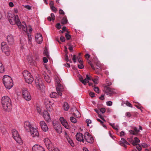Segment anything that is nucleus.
I'll return each mask as SVG.
<instances>
[{
  "mask_svg": "<svg viewBox=\"0 0 151 151\" xmlns=\"http://www.w3.org/2000/svg\"><path fill=\"white\" fill-rule=\"evenodd\" d=\"M9 20L11 24L14 25L16 24L19 29L22 28V30L24 31H27V26L25 22H23L22 23L23 24H24V25L21 24V23L18 15L13 16L11 19H9Z\"/></svg>",
  "mask_w": 151,
  "mask_h": 151,
  "instance_id": "f257e3e1",
  "label": "nucleus"
},
{
  "mask_svg": "<svg viewBox=\"0 0 151 151\" xmlns=\"http://www.w3.org/2000/svg\"><path fill=\"white\" fill-rule=\"evenodd\" d=\"M10 98L7 96H4L1 99V103L3 109L6 111H9L11 109L12 104Z\"/></svg>",
  "mask_w": 151,
  "mask_h": 151,
  "instance_id": "f03ea898",
  "label": "nucleus"
},
{
  "mask_svg": "<svg viewBox=\"0 0 151 151\" xmlns=\"http://www.w3.org/2000/svg\"><path fill=\"white\" fill-rule=\"evenodd\" d=\"M3 81V83L6 88L10 89L13 86V81L9 76L6 75L4 76Z\"/></svg>",
  "mask_w": 151,
  "mask_h": 151,
  "instance_id": "7ed1b4c3",
  "label": "nucleus"
},
{
  "mask_svg": "<svg viewBox=\"0 0 151 151\" xmlns=\"http://www.w3.org/2000/svg\"><path fill=\"white\" fill-rule=\"evenodd\" d=\"M12 134L13 138L20 144H22V141L20 137L18 132L15 129L12 130Z\"/></svg>",
  "mask_w": 151,
  "mask_h": 151,
  "instance_id": "20e7f679",
  "label": "nucleus"
},
{
  "mask_svg": "<svg viewBox=\"0 0 151 151\" xmlns=\"http://www.w3.org/2000/svg\"><path fill=\"white\" fill-rule=\"evenodd\" d=\"M22 94L23 98L27 101L31 100V97L29 92L27 88H24L22 91Z\"/></svg>",
  "mask_w": 151,
  "mask_h": 151,
  "instance_id": "39448f33",
  "label": "nucleus"
},
{
  "mask_svg": "<svg viewBox=\"0 0 151 151\" xmlns=\"http://www.w3.org/2000/svg\"><path fill=\"white\" fill-rule=\"evenodd\" d=\"M104 90L106 94L109 96L112 95L116 93L115 89L111 88L107 86H104Z\"/></svg>",
  "mask_w": 151,
  "mask_h": 151,
  "instance_id": "423d86ee",
  "label": "nucleus"
},
{
  "mask_svg": "<svg viewBox=\"0 0 151 151\" xmlns=\"http://www.w3.org/2000/svg\"><path fill=\"white\" fill-rule=\"evenodd\" d=\"M44 142L46 146L49 151H52L54 150L53 147H52V144L50 140L48 138H45L44 140Z\"/></svg>",
  "mask_w": 151,
  "mask_h": 151,
  "instance_id": "0eeeda50",
  "label": "nucleus"
},
{
  "mask_svg": "<svg viewBox=\"0 0 151 151\" xmlns=\"http://www.w3.org/2000/svg\"><path fill=\"white\" fill-rule=\"evenodd\" d=\"M29 131L30 132L31 135L33 137H38L39 135V133L38 132L37 129L35 128L32 127L31 129Z\"/></svg>",
  "mask_w": 151,
  "mask_h": 151,
  "instance_id": "6e6552de",
  "label": "nucleus"
},
{
  "mask_svg": "<svg viewBox=\"0 0 151 151\" xmlns=\"http://www.w3.org/2000/svg\"><path fill=\"white\" fill-rule=\"evenodd\" d=\"M35 82L38 88L41 89L43 88V82L41 79L38 78H36Z\"/></svg>",
  "mask_w": 151,
  "mask_h": 151,
  "instance_id": "1a4fd4ad",
  "label": "nucleus"
},
{
  "mask_svg": "<svg viewBox=\"0 0 151 151\" xmlns=\"http://www.w3.org/2000/svg\"><path fill=\"white\" fill-rule=\"evenodd\" d=\"M87 134V135L85 137L86 141L89 143H93L94 141L93 137L88 133H86L85 134L86 135Z\"/></svg>",
  "mask_w": 151,
  "mask_h": 151,
  "instance_id": "9d476101",
  "label": "nucleus"
},
{
  "mask_svg": "<svg viewBox=\"0 0 151 151\" xmlns=\"http://www.w3.org/2000/svg\"><path fill=\"white\" fill-rule=\"evenodd\" d=\"M42 130L44 132H47L48 130V128L46 123L44 121H42L40 123Z\"/></svg>",
  "mask_w": 151,
  "mask_h": 151,
  "instance_id": "9b49d317",
  "label": "nucleus"
},
{
  "mask_svg": "<svg viewBox=\"0 0 151 151\" xmlns=\"http://www.w3.org/2000/svg\"><path fill=\"white\" fill-rule=\"evenodd\" d=\"M32 151H45L43 148L38 145H34L32 148Z\"/></svg>",
  "mask_w": 151,
  "mask_h": 151,
  "instance_id": "f8f14e48",
  "label": "nucleus"
},
{
  "mask_svg": "<svg viewBox=\"0 0 151 151\" xmlns=\"http://www.w3.org/2000/svg\"><path fill=\"white\" fill-rule=\"evenodd\" d=\"M24 127L25 130L28 132H29L31 129L32 127L30 123L28 121H25L24 122Z\"/></svg>",
  "mask_w": 151,
  "mask_h": 151,
  "instance_id": "ddd939ff",
  "label": "nucleus"
},
{
  "mask_svg": "<svg viewBox=\"0 0 151 151\" xmlns=\"http://www.w3.org/2000/svg\"><path fill=\"white\" fill-rule=\"evenodd\" d=\"M60 120L63 126L66 129H69V127L67 122L64 119L63 117H61Z\"/></svg>",
  "mask_w": 151,
  "mask_h": 151,
  "instance_id": "4468645a",
  "label": "nucleus"
},
{
  "mask_svg": "<svg viewBox=\"0 0 151 151\" xmlns=\"http://www.w3.org/2000/svg\"><path fill=\"white\" fill-rule=\"evenodd\" d=\"M43 116L46 121L48 122H49L51 121L50 116V114L46 111H45L43 113Z\"/></svg>",
  "mask_w": 151,
  "mask_h": 151,
  "instance_id": "2eb2a0df",
  "label": "nucleus"
},
{
  "mask_svg": "<svg viewBox=\"0 0 151 151\" xmlns=\"http://www.w3.org/2000/svg\"><path fill=\"white\" fill-rule=\"evenodd\" d=\"M76 139L80 142H84V140L83 138V135L80 133H78L76 135Z\"/></svg>",
  "mask_w": 151,
  "mask_h": 151,
  "instance_id": "dca6fc26",
  "label": "nucleus"
},
{
  "mask_svg": "<svg viewBox=\"0 0 151 151\" xmlns=\"http://www.w3.org/2000/svg\"><path fill=\"white\" fill-rule=\"evenodd\" d=\"M56 89L57 91L58 95L60 96H61L62 94V92L63 90L62 86L61 84H59L56 85Z\"/></svg>",
  "mask_w": 151,
  "mask_h": 151,
  "instance_id": "f3484780",
  "label": "nucleus"
},
{
  "mask_svg": "<svg viewBox=\"0 0 151 151\" xmlns=\"http://www.w3.org/2000/svg\"><path fill=\"white\" fill-rule=\"evenodd\" d=\"M35 38L37 42L39 44L42 42L43 40L42 37L40 34H37L35 36Z\"/></svg>",
  "mask_w": 151,
  "mask_h": 151,
  "instance_id": "a211bd4d",
  "label": "nucleus"
},
{
  "mask_svg": "<svg viewBox=\"0 0 151 151\" xmlns=\"http://www.w3.org/2000/svg\"><path fill=\"white\" fill-rule=\"evenodd\" d=\"M65 136L69 144H70L72 147H74V144L73 140L70 138L69 137L66 132L65 133Z\"/></svg>",
  "mask_w": 151,
  "mask_h": 151,
  "instance_id": "6ab92c4d",
  "label": "nucleus"
},
{
  "mask_svg": "<svg viewBox=\"0 0 151 151\" xmlns=\"http://www.w3.org/2000/svg\"><path fill=\"white\" fill-rule=\"evenodd\" d=\"M91 79V78L88 74L86 75V78L84 79L83 78L80 79V81L85 85H86L87 83H89V80H90Z\"/></svg>",
  "mask_w": 151,
  "mask_h": 151,
  "instance_id": "aec40b11",
  "label": "nucleus"
},
{
  "mask_svg": "<svg viewBox=\"0 0 151 151\" xmlns=\"http://www.w3.org/2000/svg\"><path fill=\"white\" fill-rule=\"evenodd\" d=\"M121 140L119 142L120 145L126 148H127V145H129V143L123 138H122Z\"/></svg>",
  "mask_w": 151,
  "mask_h": 151,
  "instance_id": "412c9836",
  "label": "nucleus"
},
{
  "mask_svg": "<svg viewBox=\"0 0 151 151\" xmlns=\"http://www.w3.org/2000/svg\"><path fill=\"white\" fill-rule=\"evenodd\" d=\"M7 40L9 44L12 45L14 43V40L12 35H8L7 36Z\"/></svg>",
  "mask_w": 151,
  "mask_h": 151,
  "instance_id": "4be33fe9",
  "label": "nucleus"
},
{
  "mask_svg": "<svg viewBox=\"0 0 151 151\" xmlns=\"http://www.w3.org/2000/svg\"><path fill=\"white\" fill-rule=\"evenodd\" d=\"M27 78H25L24 79L26 82L29 84H31L32 83L34 80V78L31 75V76H28Z\"/></svg>",
  "mask_w": 151,
  "mask_h": 151,
  "instance_id": "5701e85b",
  "label": "nucleus"
},
{
  "mask_svg": "<svg viewBox=\"0 0 151 151\" xmlns=\"http://www.w3.org/2000/svg\"><path fill=\"white\" fill-rule=\"evenodd\" d=\"M133 129L134 130H129V132L131 134L134 135L137 134L139 131V130L137 128L135 127H133Z\"/></svg>",
  "mask_w": 151,
  "mask_h": 151,
  "instance_id": "b1692460",
  "label": "nucleus"
},
{
  "mask_svg": "<svg viewBox=\"0 0 151 151\" xmlns=\"http://www.w3.org/2000/svg\"><path fill=\"white\" fill-rule=\"evenodd\" d=\"M27 60L29 63H30V65H32L36 66V63L33 60L32 58L30 57L28 58Z\"/></svg>",
  "mask_w": 151,
  "mask_h": 151,
  "instance_id": "393cba45",
  "label": "nucleus"
},
{
  "mask_svg": "<svg viewBox=\"0 0 151 151\" xmlns=\"http://www.w3.org/2000/svg\"><path fill=\"white\" fill-rule=\"evenodd\" d=\"M44 77L45 81L47 82L48 83H49L50 82V79L48 75H47V74H45L44 75Z\"/></svg>",
  "mask_w": 151,
  "mask_h": 151,
  "instance_id": "a878e982",
  "label": "nucleus"
},
{
  "mask_svg": "<svg viewBox=\"0 0 151 151\" xmlns=\"http://www.w3.org/2000/svg\"><path fill=\"white\" fill-rule=\"evenodd\" d=\"M23 74L24 79L27 78L28 76H31L30 73L27 70H24L23 73Z\"/></svg>",
  "mask_w": 151,
  "mask_h": 151,
  "instance_id": "bb28decb",
  "label": "nucleus"
},
{
  "mask_svg": "<svg viewBox=\"0 0 151 151\" xmlns=\"http://www.w3.org/2000/svg\"><path fill=\"white\" fill-rule=\"evenodd\" d=\"M64 110L65 111H67L69 108V106L67 102H65L63 105Z\"/></svg>",
  "mask_w": 151,
  "mask_h": 151,
  "instance_id": "cd10ccee",
  "label": "nucleus"
},
{
  "mask_svg": "<svg viewBox=\"0 0 151 151\" xmlns=\"http://www.w3.org/2000/svg\"><path fill=\"white\" fill-rule=\"evenodd\" d=\"M50 96L52 98H57L58 96L57 93L55 92H52L50 94Z\"/></svg>",
  "mask_w": 151,
  "mask_h": 151,
  "instance_id": "c85d7f7f",
  "label": "nucleus"
},
{
  "mask_svg": "<svg viewBox=\"0 0 151 151\" xmlns=\"http://www.w3.org/2000/svg\"><path fill=\"white\" fill-rule=\"evenodd\" d=\"M1 49L3 52H6L5 50V48H6V46H7L6 44V43L5 42H3L1 44Z\"/></svg>",
  "mask_w": 151,
  "mask_h": 151,
  "instance_id": "c756f323",
  "label": "nucleus"
},
{
  "mask_svg": "<svg viewBox=\"0 0 151 151\" xmlns=\"http://www.w3.org/2000/svg\"><path fill=\"white\" fill-rule=\"evenodd\" d=\"M55 81L56 85L60 84V81L59 78L57 76L55 77Z\"/></svg>",
  "mask_w": 151,
  "mask_h": 151,
  "instance_id": "7c9ffc66",
  "label": "nucleus"
},
{
  "mask_svg": "<svg viewBox=\"0 0 151 151\" xmlns=\"http://www.w3.org/2000/svg\"><path fill=\"white\" fill-rule=\"evenodd\" d=\"M5 50L6 52H4L6 55H9L10 53V50L9 49V47L7 46H6V48H5Z\"/></svg>",
  "mask_w": 151,
  "mask_h": 151,
  "instance_id": "2f4dec72",
  "label": "nucleus"
},
{
  "mask_svg": "<svg viewBox=\"0 0 151 151\" xmlns=\"http://www.w3.org/2000/svg\"><path fill=\"white\" fill-rule=\"evenodd\" d=\"M70 120L73 123H75L77 122L76 119L72 116L70 117Z\"/></svg>",
  "mask_w": 151,
  "mask_h": 151,
  "instance_id": "473e14b6",
  "label": "nucleus"
},
{
  "mask_svg": "<svg viewBox=\"0 0 151 151\" xmlns=\"http://www.w3.org/2000/svg\"><path fill=\"white\" fill-rule=\"evenodd\" d=\"M44 53L48 58H49V56L48 53V51L46 48H45Z\"/></svg>",
  "mask_w": 151,
  "mask_h": 151,
  "instance_id": "72a5a7b5",
  "label": "nucleus"
},
{
  "mask_svg": "<svg viewBox=\"0 0 151 151\" xmlns=\"http://www.w3.org/2000/svg\"><path fill=\"white\" fill-rule=\"evenodd\" d=\"M65 37L67 40H69L71 37V35L69 34V32L67 31V33H65Z\"/></svg>",
  "mask_w": 151,
  "mask_h": 151,
  "instance_id": "f704fd0d",
  "label": "nucleus"
},
{
  "mask_svg": "<svg viewBox=\"0 0 151 151\" xmlns=\"http://www.w3.org/2000/svg\"><path fill=\"white\" fill-rule=\"evenodd\" d=\"M67 19L65 17H63L61 23L63 24H65L67 23Z\"/></svg>",
  "mask_w": 151,
  "mask_h": 151,
  "instance_id": "c9c22d12",
  "label": "nucleus"
},
{
  "mask_svg": "<svg viewBox=\"0 0 151 151\" xmlns=\"http://www.w3.org/2000/svg\"><path fill=\"white\" fill-rule=\"evenodd\" d=\"M92 80L95 84H97L98 83V78L97 77L94 79H92Z\"/></svg>",
  "mask_w": 151,
  "mask_h": 151,
  "instance_id": "e433bc0d",
  "label": "nucleus"
},
{
  "mask_svg": "<svg viewBox=\"0 0 151 151\" xmlns=\"http://www.w3.org/2000/svg\"><path fill=\"white\" fill-rule=\"evenodd\" d=\"M126 105L128 106H129L130 107H132V105L129 102H128V101H127L125 103H124Z\"/></svg>",
  "mask_w": 151,
  "mask_h": 151,
  "instance_id": "4c0bfd02",
  "label": "nucleus"
},
{
  "mask_svg": "<svg viewBox=\"0 0 151 151\" xmlns=\"http://www.w3.org/2000/svg\"><path fill=\"white\" fill-rule=\"evenodd\" d=\"M88 63L90 65V66H91V68H92V69L93 70H95V68L94 66H93V65L91 61L89 60Z\"/></svg>",
  "mask_w": 151,
  "mask_h": 151,
  "instance_id": "58836bf2",
  "label": "nucleus"
},
{
  "mask_svg": "<svg viewBox=\"0 0 151 151\" xmlns=\"http://www.w3.org/2000/svg\"><path fill=\"white\" fill-rule=\"evenodd\" d=\"M112 127L115 129L116 130H118V129L117 128V127H118V126H116V127H115V125H114V124H109Z\"/></svg>",
  "mask_w": 151,
  "mask_h": 151,
  "instance_id": "ea45409f",
  "label": "nucleus"
},
{
  "mask_svg": "<svg viewBox=\"0 0 151 151\" xmlns=\"http://www.w3.org/2000/svg\"><path fill=\"white\" fill-rule=\"evenodd\" d=\"M68 46H69V47L68 48V49L71 52H73V46L72 45H70V44H69L68 45Z\"/></svg>",
  "mask_w": 151,
  "mask_h": 151,
  "instance_id": "a19ab883",
  "label": "nucleus"
},
{
  "mask_svg": "<svg viewBox=\"0 0 151 151\" xmlns=\"http://www.w3.org/2000/svg\"><path fill=\"white\" fill-rule=\"evenodd\" d=\"M32 40V37L29 35H28V42L29 44H30L31 43V40Z\"/></svg>",
  "mask_w": 151,
  "mask_h": 151,
  "instance_id": "79ce46f5",
  "label": "nucleus"
},
{
  "mask_svg": "<svg viewBox=\"0 0 151 151\" xmlns=\"http://www.w3.org/2000/svg\"><path fill=\"white\" fill-rule=\"evenodd\" d=\"M94 91L97 93H99V89L98 87H96L94 88Z\"/></svg>",
  "mask_w": 151,
  "mask_h": 151,
  "instance_id": "37998d69",
  "label": "nucleus"
},
{
  "mask_svg": "<svg viewBox=\"0 0 151 151\" xmlns=\"http://www.w3.org/2000/svg\"><path fill=\"white\" fill-rule=\"evenodd\" d=\"M97 120L98 122H99L101 123V124L103 125V127H104L105 128L106 127V126L103 124V122L100 119H97Z\"/></svg>",
  "mask_w": 151,
  "mask_h": 151,
  "instance_id": "c03bdc74",
  "label": "nucleus"
},
{
  "mask_svg": "<svg viewBox=\"0 0 151 151\" xmlns=\"http://www.w3.org/2000/svg\"><path fill=\"white\" fill-rule=\"evenodd\" d=\"M86 122L87 123V125L88 126H89V124L91 123V121L90 119H87L86 120Z\"/></svg>",
  "mask_w": 151,
  "mask_h": 151,
  "instance_id": "a18cd8bd",
  "label": "nucleus"
},
{
  "mask_svg": "<svg viewBox=\"0 0 151 151\" xmlns=\"http://www.w3.org/2000/svg\"><path fill=\"white\" fill-rule=\"evenodd\" d=\"M43 62L45 63H46L47 62L48 60L47 58L45 57H44L43 58Z\"/></svg>",
  "mask_w": 151,
  "mask_h": 151,
  "instance_id": "49530a36",
  "label": "nucleus"
},
{
  "mask_svg": "<svg viewBox=\"0 0 151 151\" xmlns=\"http://www.w3.org/2000/svg\"><path fill=\"white\" fill-rule=\"evenodd\" d=\"M52 20H54L55 19V16L53 13H52L50 14Z\"/></svg>",
  "mask_w": 151,
  "mask_h": 151,
  "instance_id": "de8ad7c7",
  "label": "nucleus"
},
{
  "mask_svg": "<svg viewBox=\"0 0 151 151\" xmlns=\"http://www.w3.org/2000/svg\"><path fill=\"white\" fill-rule=\"evenodd\" d=\"M65 40V38L64 37L61 36L60 37V40L62 42H64Z\"/></svg>",
  "mask_w": 151,
  "mask_h": 151,
  "instance_id": "09e8293b",
  "label": "nucleus"
},
{
  "mask_svg": "<svg viewBox=\"0 0 151 151\" xmlns=\"http://www.w3.org/2000/svg\"><path fill=\"white\" fill-rule=\"evenodd\" d=\"M76 59H77V58H76V55H74L73 56V60L74 63H75V62H76Z\"/></svg>",
  "mask_w": 151,
  "mask_h": 151,
  "instance_id": "8fccbe9b",
  "label": "nucleus"
},
{
  "mask_svg": "<svg viewBox=\"0 0 151 151\" xmlns=\"http://www.w3.org/2000/svg\"><path fill=\"white\" fill-rule=\"evenodd\" d=\"M100 111L102 113H104L106 111V109L104 108H102L100 109Z\"/></svg>",
  "mask_w": 151,
  "mask_h": 151,
  "instance_id": "3c124183",
  "label": "nucleus"
},
{
  "mask_svg": "<svg viewBox=\"0 0 151 151\" xmlns=\"http://www.w3.org/2000/svg\"><path fill=\"white\" fill-rule=\"evenodd\" d=\"M136 147L139 151H140L141 150V147L139 144L137 145Z\"/></svg>",
  "mask_w": 151,
  "mask_h": 151,
  "instance_id": "603ef678",
  "label": "nucleus"
},
{
  "mask_svg": "<svg viewBox=\"0 0 151 151\" xmlns=\"http://www.w3.org/2000/svg\"><path fill=\"white\" fill-rule=\"evenodd\" d=\"M112 102L110 101H109L106 102L107 105L109 106H111L112 105Z\"/></svg>",
  "mask_w": 151,
  "mask_h": 151,
  "instance_id": "864d4df0",
  "label": "nucleus"
},
{
  "mask_svg": "<svg viewBox=\"0 0 151 151\" xmlns=\"http://www.w3.org/2000/svg\"><path fill=\"white\" fill-rule=\"evenodd\" d=\"M89 95L91 97H93L94 96V93L93 92H90L89 93Z\"/></svg>",
  "mask_w": 151,
  "mask_h": 151,
  "instance_id": "5fc2aeb1",
  "label": "nucleus"
},
{
  "mask_svg": "<svg viewBox=\"0 0 151 151\" xmlns=\"http://www.w3.org/2000/svg\"><path fill=\"white\" fill-rule=\"evenodd\" d=\"M134 141L137 143H139L140 142V140L137 137L134 138Z\"/></svg>",
  "mask_w": 151,
  "mask_h": 151,
  "instance_id": "6e6d98bb",
  "label": "nucleus"
},
{
  "mask_svg": "<svg viewBox=\"0 0 151 151\" xmlns=\"http://www.w3.org/2000/svg\"><path fill=\"white\" fill-rule=\"evenodd\" d=\"M50 8L53 12H56L57 10L56 9L54 6H52Z\"/></svg>",
  "mask_w": 151,
  "mask_h": 151,
  "instance_id": "4d7b16f0",
  "label": "nucleus"
},
{
  "mask_svg": "<svg viewBox=\"0 0 151 151\" xmlns=\"http://www.w3.org/2000/svg\"><path fill=\"white\" fill-rule=\"evenodd\" d=\"M78 67L79 68L81 69L84 68V66L83 64H80L78 65Z\"/></svg>",
  "mask_w": 151,
  "mask_h": 151,
  "instance_id": "13d9d810",
  "label": "nucleus"
},
{
  "mask_svg": "<svg viewBox=\"0 0 151 151\" xmlns=\"http://www.w3.org/2000/svg\"><path fill=\"white\" fill-rule=\"evenodd\" d=\"M56 27L58 29H60L61 28V26L60 24L59 23H58L56 26Z\"/></svg>",
  "mask_w": 151,
  "mask_h": 151,
  "instance_id": "bf43d9fd",
  "label": "nucleus"
},
{
  "mask_svg": "<svg viewBox=\"0 0 151 151\" xmlns=\"http://www.w3.org/2000/svg\"><path fill=\"white\" fill-rule=\"evenodd\" d=\"M24 7L28 10H30L31 9V6L29 5H26L24 6Z\"/></svg>",
  "mask_w": 151,
  "mask_h": 151,
  "instance_id": "052dcab7",
  "label": "nucleus"
},
{
  "mask_svg": "<svg viewBox=\"0 0 151 151\" xmlns=\"http://www.w3.org/2000/svg\"><path fill=\"white\" fill-rule=\"evenodd\" d=\"M59 13L60 14H65L64 12H63V10H62L61 9H60L59 10Z\"/></svg>",
  "mask_w": 151,
  "mask_h": 151,
  "instance_id": "680f3d73",
  "label": "nucleus"
},
{
  "mask_svg": "<svg viewBox=\"0 0 151 151\" xmlns=\"http://www.w3.org/2000/svg\"><path fill=\"white\" fill-rule=\"evenodd\" d=\"M126 115L128 117H130L131 116V115L130 114V113L129 112H127L126 113Z\"/></svg>",
  "mask_w": 151,
  "mask_h": 151,
  "instance_id": "e2e57ef3",
  "label": "nucleus"
},
{
  "mask_svg": "<svg viewBox=\"0 0 151 151\" xmlns=\"http://www.w3.org/2000/svg\"><path fill=\"white\" fill-rule=\"evenodd\" d=\"M50 7H51L52 6H54V2L53 1H50Z\"/></svg>",
  "mask_w": 151,
  "mask_h": 151,
  "instance_id": "0e129e2a",
  "label": "nucleus"
},
{
  "mask_svg": "<svg viewBox=\"0 0 151 151\" xmlns=\"http://www.w3.org/2000/svg\"><path fill=\"white\" fill-rule=\"evenodd\" d=\"M77 58H78V60L79 63L81 64H83V62L82 60H79V57H78Z\"/></svg>",
  "mask_w": 151,
  "mask_h": 151,
  "instance_id": "69168bd1",
  "label": "nucleus"
},
{
  "mask_svg": "<svg viewBox=\"0 0 151 151\" xmlns=\"http://www.w3.org/2000/svg\"><path fill=\"white\" fill-rule=\"evenodd\" d=\"M125 133L124 132L122 131L120 133V136H122L124 135Z\"/></svg>",
  "mask_w": 151,
  "mask_h": 151,
  "instance_id": "338daca9",
  "label": "nucleus"
},
{
  "mask_svg": "<svg viewBox=\"0 0 151 151\" xmlns=\"http://www.w3.org/2000/svg\"><path fill=\"white\" fill-rule=\"evenodd\" d=\"M9 5L11 7H13L14 6L13 3L12 2H10L9 3Z\"/></svg>",
  "mask_w": 151,
  "mask_h": 151,
  "instance_id": "774afa93",
  "label": "nucleus"
}]
</instances>
